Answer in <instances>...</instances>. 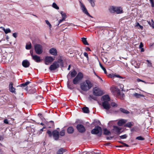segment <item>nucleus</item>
Segmentation results:
<instances>
[{
    "instance_id": "obj_60",
    "label": "nucleus",
    "mask_w": 154,
    "mask_h": 154,
    "mask_svg": "<svg viewBox=\"0 0 154 154\" xmlns=\"http://www.w3.org/2000/svg\"><path fill=\"white\" fill-rule=\"evenodd\" d=\"M65 20L63 19L62 18V19H61V20H60L59 21V23L58 24V26H59L60 23L61 22H62V21L64 20Z\"/></svg>"
},
{
    "instance_id": "obj_50",
    "label": "nucleus",
    "mask_w": 154,
    "mask_h": 154,
    "mask_svg": "<svg viewBox=\"0 0 154 154\" xmlns=\"http://www.w3.org/2000/svg\"><path fill=\"white\" fill-rule=\"evenodd\" d=\"M38 116H39V117L40 118L42 119V120H43L44 119L43 117L42 116V115L41 113H38Z\"/></svg>"
},
{
    "instance_id": "obj_64",
    "label": "nucleus",
    "mask_w": 154,
    "mask_h": 154,
    "mask_svg": "<svg viewBox=\"0 0 154 154\" xmlns=\"http://www.w3.org/2000/svg\"><path fill=\"white\" fill-rule=\"evenodd\" d=\"M151 4H154V1L153 0H149Z\"/></svg>"
},
{
    "instance_id": "obj_25",
    "label": "nucleus",
    "mask_w": 154,
    "mask_h": 154,
    "mask_svg": "<svg viewBox=\"0 0 154 154\" xmlns=\"http://www.w3.org/2000/svg\"><path fill=\"white\" fill-rule=\"evenodd\" d=\"M74 131V129L72 127H69L67 130V132L69 134L72 133Z\"/></svg>"
},
{
    "instance_id": "obj_20",
    "label": "nucleus",
    "mask_w": 154,
    "mask_h": 154,
    "mask_svg": "<svg viewBox=\"0 0 154 154\" xmlns=\"http://www.w3.org/2000/svg\"><path fill=\"white\" fill-rule=\"evenodd\" d=\"M80 81H81L83 77V75L81 72H79L75 77Z\"/></svg>"
},
{
    "instance_id": "obj_11",
    "label": "nucleus",
    "mask_w": 154,
    "mask_h": 154,
    "mask_svg": "<svg viewBox=\"0 0 154 154\" xmlns=\"http://www.w3.org/2000/svg\"><path fill=\"white\" fill-rule=\"evenodd\" d=\"M116 90L117 91V96L121 100L123 99L125 96L124 94L123 93H121L120 90L117 88L116 89Z\"/></svg>"
},
{
    "instance_id": "obj_16",
    "label": "nucleus",
    "mask_w": 154,
    "mask_h": 154,
    "mask_svg": "<svg viewBox=\"0 0 154 154\" xmlns=\"http://www.w3.org/2000/svg\"><path fill=\"white\" fill-rule=\"evenodd\" d=\"M22 65L24 67L27 68L29 66L30 63L27 60H25L23 61Z\"/></svg>"
},
{
    "instance_id": "obj_29",
    "label": "nucleus",
    "mask_w": 154,
    "mask_h": 154,
    "mask_svg": "<svg viewBox=\"0 0 154 154\" xmlns=\"http://www.w3.org/2000/svg\"><path fill=\"white\" fill-rule=\"evenodd\" d=\"M30 82L27 81L24 83L21 84L20 85H19V86L20 87H25L29 84Z\"/></svg>"
},
{
    "instance_id": "obj_61",
    "label": "nucleus",
    "mask_w": 154,
    "mask_h": 154,
    "mask_svg": "<svg viewBox=\"0 0 154 154\" xmlns=\"http://www.w3.org/2000/svg\"><path fill=\"white\" fill-rule=\"evenodd\" d=\"M46 127L44 126L41 129L40 131V133H42V132L43 131V129L45 128Z\"/></svg>"
},
{
    "instance_id": "obj_7",
    "label": "nucleus",
    "mask_w": 154,
    "mask_h": 154,
    "mask_svg": "<svg viewBox=\"0 0 154 154\" xmlns=\"http://www.w3.org/2000/svg\"><path fill=\"white\" fill-rule=\"evenodd\" d=\"M80 3L81 8L83 12L88 16L91 17V15L88 12L87 10L84 5L81 2H80Z\"/></svg>"
},
{
    "instance_id": "obj_8",
    "label": "nucleus",
    "mask_w": 154,
    "mask_h": 154,
    "mask_svg": "<svg viewBox=\"0 0 154 154\" xmlns=\"http://www.w3.org/2000/svg\"><path fill=\"white\" fill-rule=\"evenodd\" d=\"M59 67V64H57V62L54 61L52 64L49 67L50 71L54 70Z\"/></svg>"
},
{
    "instance_id": "obj_18",
    "label": "nucleus",
    "mask_w": 154,
    "mask_h": 154,
    "mask_svg": "<svg viewBox=\"0 0 154 154\" xmlns=\"http://www.w3.org/2000/svg\"><path fill=\"white\" fill-rule=\"evenodd\" d=\"M113 130L115 131V133L117 134H119L120 133L121 128H119L116 126H113Z\"/></svg>"
},
{
    "instance_id": "obj_17",
    "label": "nucleus",
    "mask_w": 154,
    "mask_h": 154,
    "mask_svg": "<svg viewBox=\"0 0 154 154\" xmlns=\"http://www.w3.org/2000/svg\"><path fill=\"white\" fill-rule=\"evenodd\" d=\"M70 73V75L72 77H75L76 75L77 74V72L74 69L72 71H71L67 75V78L68 79L69 78V74Z\"/></svg>"
},
{
    "instance_id": "obj_15",
    "label": "nucleus",
    "mask_w": 154,
    "mask_h": 154,
    "mask_svg": "<svg viewBox=\"0 0 154 154\" xmlns=\"http://www.w3.org/2000/svg\"><path fill=\"white\" fill-rule=\"evenodd\" d=\"M49 52L51 55L54 56H56L57 55V50L54 48L50 49L49 50Z\"/></svg>"
},
{
    "instance_id": "obj_39",
    "label": "nucleus",
    "mask_w": 154,
    "mask_h": 154,
    "mask_svg": "<svg viewBox=\"0 0 154 154\" xmlns=\"http://www.w3.org/2000/svg\"><path fill=\"white\" fill-rule=\"evenodd\" d=\"M89 98L90 99H92L95 100H97V97L96 96H94L92 95H89Z\"/></svg>"
},
{
    "instance_id": "obj_58",
    "label": "nucleus",
    "mask_w": 154,
    "mask_h": 154,
    "mask_svg": "<svg viewBox=\"0 0 154 154\" xmlns=\"http://www.w3.org/2000/svg\"><path fill=\"white\" fill-rule=\"evenodd\" d=\"M143 44L142 42L140 43V45H139V48H143Z\"/></svg>"
},
{
    "instance_id": "obj_53",
    "label": "nucleus",
    "mask_w": 154,
    "mask_h": 154,
    "mask_svg": "<svg viewBox=\"0 0 154 154\" xmlns=\"http://www.w3.org/2000/svg\"><path fill=\"white\" fill-rule=\"evenodd\" d=\"M137 82H142L144 83H145V84L146 83V82L144 81L143 80H142L141 79H137Z\"/></svg>"
},
{
    "instance_id": "obj_10",
    "label": "nucleus",
    "mask_w": 154,
    "mask_h": 154,
    "mask_svg": "<svg viewBox=\"0 0 154 154\" xmlns=\"http://www.w3.org/2000/svg\"><path fill=\"white\" fill-rule=\"evenodd\" d=\"M13 84L12 82H10L9 86V91L15 94H16V89L13 87Z\"/></svg>"
},
{
    "instance_id": "obj_24",
    "label": "nucleus",
    "mask_w": 154,
    "mask_h": 154,
    "mask_svg": "<svg viewBox=\"0 0 154 154\" xmlns=\"http://www.w3.org/2000/svg\"><path fill=\"white\" fill-rule=\"evenodd\" d=\"M116 8V7L112 6L110 7L109 10L111 13H114L115 12Z\"/></svg>"
},
{
    "instance_id": "obj_51",
    "label": "nucleus",
    "mask_w": 154,
    "mask_h": 154,
    "mask_svg": "<svg viewBox=\"0 0 154 154\" xmlns=\"http://www.w3.org/2000/svg\"><path fill=\"white\" fill-rule=\"evenodd\" d=\"M47 133L48 134L49 136L50 137H51L52 136V133L51 131L48 130L47 132Z\"/></svg>"
},
{
    "instance_id": "obj_57",
    "label": "nucleus",
    "mask_w": 154,
    "mask_h": 154,
    "mask_svg": "<svg viewBox=\"0 0 154 154\" xmlns=\"http://www.w3.org/2000/svg\"><path fill=\"white\" fill-rule=\"evenodd\" d=\"M4 122L6 124H8V122L7 119H5L4 121Z\"/></svg>"
},
{
    "instance_id": "obj_32",
    "label": "nucleus",
    "mask_w": 154,
    "mask_h": 154,
    "mask_svg": "<svg viewBox=\"0 0 154 154\" xmlns=\"http://www.w3.org/2000/svg\"><path fill=\"white\" fill-rule=\"evenodd\" d=\"M133 125V123L131 122H128L127 123L125 126L126 127H127L128 128H130Z\"/></svg>"
},
{
    "instance_id": "obj_52",
    "label": "nucleus",
    "mask_w": 154,
    "mask_h": 154,
    "mask_svg": "<svg viewBox=\"0 0 154 154\" xmlns=\"http://www.w3.org/2000/svg\"><path fill=\"white\" fill-rule=\"evenodd\" d=\"M119 143H122V144H123L124 145V146H125V147H128L129 146L128 145H127V144H126L123 143L122 142L119 141Z\"/></svg>"
},
{
    "instance_id": "obj_42",
    "label": "nucleus",
    "mask_w": 154,
    "mask_h": 154,
    "mask_svg": "<svg viewBox=\"0 0 154 154\" xmlns=\"http://www.w3.org/2000/svg\"><path fill=\"white\" fill-rule=\"evenodd\" d=\"M36 92V89L34 88L31 89L30 90V92L31 94H34Z\"/></svg>"
},
{
    "instance_id": "obj_37",
    "label": "nucleus",
    "mask_w": 154,
    "mask_h": 154,
    "mask_svg": "<svg viewBox=\"0 0 154 154\" xmlns=\"http://www.w3.org/2000/svg\"><path fill=\"white\" fill-rule=\"evenodd\" d=\"M3 30L4 31L5 33L6 34L11 32V30L9 28L5 29L4 28Z\"/></svg>"
},
{
    "instance_id": "obj_63",
    "label": "nucleus",
    "mask_w": 154,
    "mask_h": 154,
    "mask_svg": "<svg viewBox=\"0 0 154 154\" xmlns=\"http://www.w3.org/2000/svg\"><path fill=\"white\" fill-rule=\"evenodd\" d=\"M151 21H152V27L154 29V22L152 20Z\"/></svg>"
},
{
    "instance_id": "obj_47",
    "label": "nucleus",
    "mask_w": 154,
    "mask_h": 154,
    "mask_svg": "<svg viewBox=\"0 0 154 154\" xmlns=\"http://www.w3.org/2000/svg\"><path fill=\"white\" fill-rule=\"evenodd\" d=\"M136 139L139 140H144V138H143L141 136H138L136 138Z\"/></svg>"
},
{
    "instance_id": "obj_27",
    "label": "nucleus",
    "mask_w": 154,
    "mask_h": 154,
    "mask_svg": "<svg viewBox=\"0 0 154 154\" xmlns=\"http://www.w3.org/2000/svg\"><path fill=\"white\" fill-rule=\"evenodd\" d=\"M122 8L119 7H116L115 12L117 14H120L122 13Z\"/></svg>"
},
{
    "instance_id": "obj_55",
    "label": "nucleus",
    "mask_w": 154,
    "mask_h": 154,
    "mask_svg": "<svg viewBox=\"0 0 154 154\" xmlns=\"http://www.w3.org/2000/svg\"><path fill=\"white\" fill-rule=\"evenodd\" d=\"M84 56L85 57L87 58L88 59V55L87 53L86 52H84Z\"/></svg>"
},
{
    "instance_id": "obj_33",
    "label": "nucleus",
    "mask_w": 154,
    "mask_h": 154,
    "mask_svg": "<svg viewBox=\"0 0 154 154\" xmlns=\"http://www.w3.org/2000/svg\"><path fill=\"white\" fill-rule=\"evenodd\" d=\"M82 42L84 43V44L85 45H89L88 43L87 42L86 38H82Z\"/></svg>"
},
{
    "instance_id": "obj_48",
    "label": "nucleus",
    "mask_w": 154,
    "mask_h": 154,
    "mask_svg": "<svg viewBox=\"0 0 154 154\" xmlns=\"http://www.w3.org/2000/svg\"><path fill=\"white\" fill-rule=\"evenodd\" d=\"M46 23L49 26L50 28L51 27V25L48 20H45Z\"/></svg>"
},
{
    "instance_id": "obj_4",
    "label": "nucleus",
    "mask_w": 154,
    "mask_h": 154,
    "mask_svg": "<svg viewBox=\"0 0 154 154\" xmlns=\"http://www.w3.org/2000/svg\"><path fill=\"white\" fill-rule=\"evenodd\" d=\"M104 109H105L106 110V113H109L111 112L109 111V109L110 108V104L109 102H103L102 104Z\"/></svg>"
},
{
    "instance_id": "obj_14",
    "label": "nucleus",
    "mask_w": 154,
    "mask_h": 154,
    "mask_svg": "<svg viewBox=\"0 0 154 154\" xmlns=\"http://www.w3.org/2000/svg\"><path fill=\"white\" fill-rule=\"evenodd\" d=\"M101 100L103 102H109L110 100V98L108 95H106L102 97Z\"/></svg>"
},
{
    "instance_id": "obj_30",
    "label": "nucleus",
    "mask_w": 154,
    "mask_h": 154,
    "mask_svg": "<svg viewBox=\"0 0 154 154\" xmlns=\"http://www.w3.org/2000/svg\"><path fill=\"white\" fill-rule=\"evenodd\" d=\"M119 111L122 112L126 114H128L129 113V112L128 111L122 108H120L119 109Z\"/></svg>"
},
{
    "instance_id": "obj_2",
    "label": "nucleus",
    "mask_w": 154,
    "mask_h": 154,
    "mask_svg": "<svg viewBox=\"0 0 154 154\" xmlns=\"http://www.w3.org/2000/svg\"><path fill=\"white\" fill-rule=\"evenodd\" d=\"M34 48L36 54H40L42 52V47L40 45L35 44L34 45Z\"/></svg>"
},
{
    "instance_id": "obj_40",
    "label": "nucleus",
    "mask_w": 154,
    "mask_h": 154,
    "mask_svg": "<svg viewBox=\"0 0 154 154\" xmlns=\"http://www.w3.org/2000/svg\"><path fill=\"white\" fill-rule=\"evenodd\" d=\"M52 7L56 9H58L59 7L57 6V5L55 3H53L52 4Z\"/></svg>"
},
{
    "instance_id": "obj_21",
    "label": "nucleus",
    "mask_w": 154,
    "mask_h": 154,
    "mask_svg": "<svg viewBox=\"0 0 154 154\" xmlns=\"http://www.w3.org/2000/svg\"><path fill=\"white\" fill-rule=\"evenodd\" d=\"M55 62H57V64H59V66L60 65L61 67H63V60L61 58L59 59L57 61H55Z\"/></svg>"
},
{
    "instance_id": "obj_28",
    "label": "nucleus",
    "mask_w": 154,
    "mask_h": 154,
    "mask_svg": "<svg viewBox=\"0 0 154 154\" xmlns=\"http://www.w3.org/2000/svg\"><path fill=\"white\" fill-rule=\"evenodd\" d=\"M80 81L75 77L73 80V83L75 85L78 84Z\"/></svg>"
},
{
    "instance_id": "obj_6",
    "label": "nucleus",
    "mask_w": 154,
    "mask_h": 154,
    "mask_svg": "<svg viewBox=\"0 0 154 154\" xmlns=\"http://www.w3.org/2000/svg\"><path fill=\"white\" fill-rule=\"evenodd\" d=\"M54 60V59L51 56H46L45 59V64L48 65L51 63Z\"/></svg>"
},
{
    "instance_id": "obj_46",
    "label": "nucleus",
    "mask_w": 154,
    "mask_h": 154,
    "mask_svg": "<svg viewBox=\"0 0 154 154\" xmlns=\"http://www.w3.org/2000/svg\"><path fill=\"white\" fill-rule=\"evenodd\" d=\"M146 61L147 63L148 66L149 67L152 66V64L151 63V62L149 60H146Z\"/></svg>"
},
{
    "instance_id": "obj_9",
    "label": "nucleus",
    "mask_w": 154,
    "mask_h": 154,
    "mask_svg": "<svg viewBox=\"0 0 154 154\" xmlns=\"http://www.w3.org/2000/svg\"><path fill=\"white\" fill-rule=\"evenodd\" d=\"M76 128L79 132L81 133H83L85 131V128L83 125L81 124H78L76 126Z\"/></svg>"
},
{
    "instance_id": "obj_43",
    "label": "nucleus",
    "mask_w": 154,
    "mask_h": 154,
    "mask_svg": "<svg viewBox=\"0 0 154 154\" xmlns=\"http://www.w3.org/2000/svg\"><path fill=\"white\" fill-rule=\"evenodd\" d=\"M100 66L102 69L104 71L105 73L106 74L107 72L106 69L104 67H103L102 65L100 63Z\"/></svg>"
},
{
    "instance_id": "obj_12",
    "label": "nucleus",
    "mask_w": 154,
    "mask_h": 154,
    "mask_svg": "<svg viewBox=\"0 0 154 154\" xmlns=\"http://www.w3.org/2000/svg\"><path fill=\"white\" fill-rule=\"evenodd\" d=\"M53 136L55 140H57L59 138V132L55 130L52 132Z\"/></svg>"
},
{
    "instance_id": "obj_62",
    "label": "nucleus",
    "mask_w": 154,
    "mask_h": 154,
    "mask_svg": "<svg viewBox=\"0 0 154 154\" xmlns=\"http://www.w3.org/2000/svg\"><path fill=\"white\" fill-rule=\"evenodd\" d=\"M85 50L87 51H91L90 49L88 47H87L86 48Z\"/></svg>"
},
{
    "instance_id": "obj_26",
    "label": "nucleus",
    "mask_w": 154,
    "mask_h": 154,
    "mask_svg": "<svg viewBox=\"0 0 154 154\" xmlns=\"http://www.w3.org/2000/svg\"><path fill=\"white\" fill-rule=\"evenodd\" d=\"M103 134L106 135H109L111 134L110 131L106 128H104L103 129Z\"/></svg>"
},
{
    "instance_id": "obj_54",
    "label": "nucleus",
    "mask_w": 154,
    "mask_h": 154,
    "mask_svg": "<svg viewBox=\"0 0 154 154\" xmlns=\"http://www.w3.org/2000/svg\"><path fill=\"white\" fill-rule=\"evenodd\" d=\"M119 86L120 88L122 89V90H123V88L124 87V86L122 84H119Z\"/></svg>"
},
{
    "instance_id": "obj_13",
    "label": "nucleus",
    "mask_w": 154,
    "mask_h": 154,
    "mask_svg": "<svg viewBox=\"0 0 154 154\" xmlns=\"http://www.w3.org/2000/svg\"><path fill=\"white\" fill-rule=\"evenodd\" d=\"M31 55L32 59L36 62L38 63L41 61L40 57L36 55H33L32 54H31Z\"/></svg>"
},
{
    "instance_id": "obj_59",
    "label": "nucleus",
    "mask_w": 154,
    "mask_h": 154,
    "mask_svg": "<svg viewBox=\"0 0 154 154\" xmlns=\"http://www.w3.org/2000/svg\"><path fill=\"white\" fill-rule=\"evenodd\" d=\"M115 76H116V77L117 78H122V79H124V77H122V76H120L119 75H115Z\"/></svg>"
},
{
    "instance_id": "obj_23",
    "label": "nucleus",
    "mask_w": 154,
    "mask_h": 154,
    "mask_svg": "<svg viewBox=\"0 0 154 154\" xmlns=\"http://www.w3.org/2000/svg\"><path fill=\"white\" fill-rule=\"evenodd\" d=\"M133 96L137 98H140L141 97H144V96L143 95L138 94L137 93H135L134 94H133Z\"/></svg>"
},
{
    "instance_id": "obj_38",
    "label": "nucleus",
    "mask_w": 154,
    "mask_h": 154,
    "mask_svg": "<svg viewBox=\"0 0 154 154\" xmlns=\"http://www.w3.org/2000/svg\"><path fill=\"white\" fill-rule=\"evenodd\" d=\"M96 153L95 152L92 151V152H84L82 153V154H95Z\"/></svg>"
},
{
    "instance_id": "obj_36",
    "label": "nucleus",
    "mask_w": 154,
    "mask_h": 154,
    "mask_svg": "<svg viewBox=\"0 0 154 154\" xmlns=\"http://www.w3.org/2000/svg\"><path fill=\"white\" fill-rule=\"evenodd\" d=\"M88 1L91 3L92 6L94 7L95 6V0H88Z\"/></svg>"
},
{
    "instance_id": "obj_41",
    "label": "nucleus",
    "mask_w": 154,
    "mask_h": 154,
    "mask_svg": "<svg viewBox=\"0 0 154 154\" xmlns=\"http://www.w3.org/2000/svg\"><path fill=\"white\" fill-rule=\"evenodd\" d=\"M60 134L61 136H63L65 134V130H63L60 132Z\"/></svg>"
},
{
    "instance_id": "obj_35",
    "label": "nucleus",
    "mask_w": 154,
    "mask_h": 154,
    "mask_svg": "<svg viewBox=\"0 0 154 154\" xmlns=\"http://www.w3.org/2000/svg\"><path fill=\"white\" fill-rule=\"evenodd\" d=\"M60 14L61 15L62 18L63 19L65 20L66 17V16L65 13L63 12V11H61Z\"/></svg>"
},
{
    "instance_id": "obj_34",
    "label": "nucleus",
    "mask_w": 154,
    "mask_h": 154,
    "mask_svg": "<svg viewBox=\"0 0 154 154\" xmlns=\"http://www.w3.org/2000/svg\"><path fill=\"white\" fill-rule=\"evenodd\" d=\"M32 45L30 42H29L26 44V48L27 50H29L31 48Z\"/></svg>"
},
{
    "instance_id": "obj_19",
    "label": "nucleus",
    "mask_w": 154,
    "mask_h": 154,
    "mask_svg": "<svg viewBox=\"0 0 154 154\" xmlns=\"http://www.w3.org/2000/svg\"><path fill=\"white\" fill-rule=\"evenodd\" d=\"M127 122V121L124 119L120 120L117 123L118 125L119 126H122Z\"/></svg>"
},
{
    "instance_id": "obj_3",
    "label": "nucleus",
    "mask_w": 154,
    "mask_h": 154,
    "mask_svg": "<svg viewBox=\"0 0 154 154\" xmlns=\"http://www.w3.org/2000/svg\"><path fill=\"white\" fill-rule=\"evenodd\" d=\"M102 133V129L101 127L97 126L95 128L91 130V133L92 134H97L100 133V135Z\"/></svg>"
},
{
    "instance_id": "obj_5",
    "label": "nucleus",
    "mask_w": 154,
    "mask_h": 154,
    "mask_svg": "<svg viewBox=\"0 0 154 154\" xmlns=\"http://www.w3.org/2000/svg\"><path fill=\"white\" fill-rule=\"evenodd\" d=\"M93 94L96 96H100L102 95V92L98 88H95L93 89Z\"/></svg>"
},
{
    "instance_id": "obj_31",
    "label": "nucleus",
    "mask_w": 154,
    "mask_h": 154,
    "mask_svg": "<svg viewBox=\"0 0 154 154\" xmlns=\"http://www.w3.org/2000/svg\"><path fill=\"white\" fill-rule=\"evenodd\" d=\"M82 110L85 113H88L89 112L88 108L87 107L82 108Z\"/></svg>"
},
{
    "instance_id": "obj_1",
    "label": "nucleus",
    "mask_w": 154,
    "mask_h": 154,
    "mask_svg": "<svg viewBox=\"0 0 154 154\" xmlns=\"http://www.w3.org/2000/svg\"><path fill=\"white\" fill-rule=\"evenodd\" d=\"M93 84L90 80H86L80 84L81 89L84 91H87L93 86Z\"/></svg>"
},
{
    "instance_id": "obj_56",
    "label": "nucleus",
    "mask_w": 154,
    "mask_h": 154,
    "mask_svg": "<svg viewBox=\"0 0 154 154\" xmlns=\"http://www.w3.org/2000/svg\"><path fill=\"white\" fill-rule=\"evenodd\" d=\"M13 36L15 38L17 36V33L16 32L14 33L13 34Z\"/></svg>"
},
{
    "instance_id": "obj_44",
    "label": "nucleus",
    "mask_w": 154,
    "mask_h": 154,
    "mask_svg": "<svg viewBox=\"0 0 154 154\" xmlns=\"http://www.w3.org/2000/svg\"><path fill=\"white\" fill-rule=\"evenodd\" d=\"M67 86L68 88L70 89H72L73 88L72 85L69 84V81H68L67 82Z\"/></svg>"
},
{
    "instance_id": "obj_45",
    "label": "nucleus",
    "mask_w": 154,
    "mask_h": 154,
    "mask_svg": "<svg viewBox=\"0 0 154 154\" xmlns=\"http://www.w3.org/2000/svg\"><path fill=\"white\" fill-rule=\"evenodd\" d=\"M110 105L112 107H116L117 106V104L114 102H112Z\"/></svg>"
},
{
    "instance_id": "obj_49",
    "label": "nucleus",
    "mask_w": 154,
    "mask_h": 154,
    "mask_svg": "<svg viewBox=\"0 0 154 154\" xmlns=\"http://www.w3.org/2000/svg\"><path fill=\"white\" fill-rule=\"evenodd\" d=\"M127 137L126 134H124L120 136V137L121 139H124L126 138Z\"/></svg>"
},
{
    "instance_id": "obj_22",
    "label": "nucleus",
    "mask_w": 154,
    "mask_h": 154,
    "mask_svg": "<svg viewBox=\"0 0 154 154\" xmlns=\"http://www.w3.org/2000/svg\"><path fill=\"white\" fill-rule=\"evenodd\" d=\"M66 151V149L63 148H61L57 152L56 154H63Z\"/></svg>"
}]
</instances>
